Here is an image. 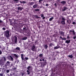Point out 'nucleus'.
<instances>
[{"label":"nucleus","instance_id":"obj_56","mask_svg":"<svg viewBox=\"0 0 76 76\" xmlns=\"http://www.w3.org/2000/svg\"><path fill=\"white\" fill-rule=\"evenodd\" d=\"M20 3H22V2L21 1H20Z\"/></svg>","mask_w":76,"mask_h":76},{"label":"nucleus","instance_id":"obj_51","mask_svg":"<svg viewBox=\"0 0 76 76\" xmlns=\"http://www.w3.org/2000/svg\"><path fill=\"white\" fill-rule=\"evenodd\" d=\"M26 27L23 28V29L24 30H25V29H26Z\"/></svg>","mask_w":76,"mask_h":76},{"label":"nucleus","instance_id":"obj_12","mask_svg":"<svg viewBox=\"0 0 76 76\" xmlns=\"http://www.w3.org/2000/svg\"><path fill=\"white\" fill-rule=\"evenodd\" d=\"M34 4V2H29V4L30 5V6H32Z\"/></svg>","mask_w":76,"mask_h":76},{"label":"nucleus","instance_id":"obj_60","mask_svg":"<svg viewBox=\"0 0 76 76\" xmlns=\"http://www.w3.org/2000/svg\"><path fill=\"white\" fill-rule=\"evenodd\" d=\"M72 65H73V64H72Z\"/></svg>","mask_w":76,"mask_h":76},{"label":"nucleus","instance_id":"obj_24","mask_svg":"<svg viewBox=\"0 0 76 76\" xmlns=\"http://www.w3.org/2000/svg\"><path fill=\"white\" fill-rule=\"evenodd\" d=\"M27 39V37H24L22 38V39L23 40H26Z\"/></svg>","mask_w":76,"mask_h":76},{"label":"nucleus","instance_id":"obj_13","mask_svg":"<svg viewBox=\"0 0 76 76\" xmlns=\"http://www.w3.org/2000/svg\"><path fill=\"white\" fill-rule=\"evenodd\" d=\"M64 33L62 31L60 32V34H61V35H62L63 37H64Z\"/></svg>","mask_w":76,"mask_h":76},{"label":"nucleus","instance_id":"obj_10","mask_svg":"<svg viewBox=\"0 0 76 76\" xmlns=\"http://www.w3.org/2000/svg\"><path fill=\"white\" fill-rule=\"evenodd\" d=\"M17 8L18 10H20V11L22 10L23 9V7H18Z\"/></svg>","mask_w":76,"mask_h":76},{"label":"nucleus","instance_id":"obj_36","mask_svg":"<svg viewBox=\"0 0 76 76\" xmlns=\"http://www.w3.org/2000/svg\"><path fill=\"white\" fill-rule=\"evenodd\" d=\"M14 56H15V57H16V58H18V55H16V54H15L14 55Z\"/></svg>","mask_w":76,"mask_h":76},{"label":"nucleus","instance_id":"obj_28","mask_svg":"<svg viewBox=\"0 0 76 76\" xmlns=\"http://www.w3.org/2000/svg\"><path fill=\"white\" fill-rule=\"evenodd\" d=\"M54 19V17H52L49 19V21H51V20Z\"/></svg>","mask_w":76,"mask_h":76},{"label":"nucleus","instance_id":"obj_39","mask_svg":"<svg viewBox=\"0 0 76 76\" xmlns=\"http://www.w3.org/2000/svg\"><path fill=\"white\" fill-rule=\"evenodd\" d=\"M72 32L73 34V35H75V31H74V30L72 31Z\"/></svg>","mask_w":76,"mask_h":76},{"label":"nucleus","instance_id":"obj_61","mask_svg":"<svg viewBox=\"0 0 76 76\" xmlns=\"http://www.w3.org/2000/svg\"><path fill=\"white\" fill-rule=\"evenodd\" d=\"M45 76H48L47 75H45Z\"/></svg>","mask_w":76,"mask_h":76},{"label":"nucleus","instance_id":"obj_45","mask_svg":"<svg viewBox=\"0 0 76 76\" xmlns=\"http://www.w3.org/2000/svg\"><path fill=\"white\" fill-rule=\"evenodd\" d=\"M72 24L73 25H75V24H76V23H75V22H72Z\"/></svg>","mask_w":76,"mask_h":76},{"label":"nucleus","instance_id":"obj_63","mask_svg":"<svg viewBox=\"0 0 76 76\" xmlns=\"http://www.w3.org/2000/svg\"><path fill=\"white\" fill-rule=\"evenodd\" d=\"M18 6H19V5H18Z\"/></svg>","mask_w":76,"mask_h":76},{"label":"nucleus","instance_id":"obj_53","mask_svg":"<svg viewBox=\"0 0 76 76\" xmlns=\"http://www.w3.org/2000/svg\"><path fill=\"white\" fill-rule=\"evenodd\" d=\"M72 32V30H69L70 32Z\"/></svg>","mask_w":76,"mask_h":76},{"label":"nucleus","instance_id":"obj_25","mask_svg":"<svg viewBox=\"0 0 76 76\" xmlns=\"http://www.w3.org/2000/svg\"><path fill=\"white\" fill-rule=\"evenodd\" d=\"M43 56V55L42 54H40L39 55V57L40 58V57H42Z\"/></svg>","mask_w":76,"mask_h":76},{"label":"nucleus","instance_id":"obj_38","mask_svg":"<svg viewBox=\"0 0 76 76\" xmlns=\"http://www.w3.org/2000/svg\"><path fill=\"white\" fill-rule=\"evenodd\" d=\"M31 39L32 40V41H34V38L32 37H31Z\"/></svg>","mask_w":76,"mask_h":76},{"label":"nucleus","instance_id":"obj_41","mask_svg":"<svg viewBox=\"0 0 76 76\" xmlns=\"http://www.w3.org/2000/svg\"><path fill=\"white\" fill-rule=\"evenodd\" d=\"M35 11H39V9H35Z\"/></svg>","mask_w":76,"mask_h":76},{"label":"nucleus","instance_id":"obj_42","mask_svg":"<svg viewBox=\"0 0 76 76\" xmlns=\"http://www.w3.org/2000/svg\"><path fill=\"white\" fill-rule=\"evenodd\" d=\"M67 38L68 39H70V37H69V36H68L67 37Z\"/></svg>","mask_w":76,"mask_h":76},{"label":"nucleus","instance_id":"obj_20","mask_svg":"<svg viewBox=\"0 0 76 76\" xmlns=\"http://www.w3.org/2000/svg\"><path fill=\"white\" fill-rule=\"evenodd\" d=\"M61 23L62 24V25H66V23H65V21H61Z\"/></svg>","mask_w":76,"mask_h":76},{"label":"nucleus","instance_id":"obj_16","mask_svg":"<svg viewBox=\"0 0 76 76\" xmlns=\"http://www.w3.org/2000/svg\"><path fill=\"white\" fill-rule=\"evenodd\" d=\"M38 6V5L37 4H34L33 6V8H36Z\"/></svg>","mask_w":76,"mask_h":76},{"label":"nucleus","instance_id":"obj_21","mask_svg":"<svg viewBox=\"0 0 76 76\" xmlns=\"http://www.w3.org/2000/svg\"><path fill=\"white\" fill-rule=\"evenodd\" d=\"M15 50H18V51H20V48L17 47L15 49Z\"/></svg>","mask_w":76,"mask_h":76},{"label":"nucleus","instance_id":"obj_32","mask_svg":"<svg viewBox=\"0 0 76 76\" xmlns=\"http://www.w3.org/2000/svg\"><path fill=\"white\" fill-rule=\"evenodd\" d=\"M59 48V47H58V46H56V47H54V49L55 50H56V49H58V48Z\"/></svg>","mask_w":76,"mask_h":76},{"label":"nucleus","instance_id":"obj_4","mask_svg":"<svg viewBox=\"0 0 76 76\" xmlns=\"http://www.w3.org/2000/svg\"><path fill=\"white\" fill-rule=\"evenodd\" d=\"M5 36H6V37L7 38H9V31H6L5 33Z\"/></svg>","mask_w":76,"mask_h":76},{"label":"nucleus","instance_id":"obj_47","mask_svg":"<svg viewBox=\"0 0 76 76\" xmlns=\"http://www.w3.org/2000/svg\"><path fill=\"white\" fill-rule=\"evenodd\" d=\"M2 54V52L1 51V50H0V55H1Z\"/></svg>","mask_w":76,"mask_h":76},{"label":"nucleus","instance_id":"obj_33","mask_svg":"<svg viewBox=\"0 0 76 76\" xmlns=\"http://www.w3.org/2000/svg\"><path fill=\"white\" fill-rule=\"evenodd\" d=\"M3 58L4 59V61H6V57H3Z\"/></svg>","mask_w":76,"mask_h":76},{"label":"nucleus","instance_id":"obj_14","mask_svg":"<svg viewBox=\"0 0 76 76\" xmlns=\"http://www.w3.org/2000/svg\"><path fill=\"white\" fill-rule=\"evenodd\" d=\"M70 42V40H66L65 41L66 43V44H69Z\"/></svg>","mask_w":76,"mask_h":76},{"label":"nucleus","instance_id":"obj_8","mask_svg":"<svg viewBox=\"0 0 76 76\" xmlns=\"http://www.w3.org/2000/svg\"><path fill=\"white\" fill-rule=\"evenodd\" d=\"M17 39V37H16V36H15V44H17V42H18V40Z\"/></svg>","mask_w":76,"mask_h":76},{"label":"nucleus","instance_id":"obj_9","mask_svg":"<svg viewBox=\"0 0 76 76\" xmlns=\"http://www.w3.org/2000/svg\"><path fill=\"white\" fill-rule=\"evenodd\" d=\"M61 3L63 5H64L66 3V2L65 1H63L61 2Z\"/></svg>","mask_w":76,"mask_h":76},{"label":"nucleus","instance_id":"obj_31","mask_svg":"<svg viewBox=\"0 0 76 76\" xmlns=\"http://www.w3.org/2000/svg\"><path fill=\"white\" fill-rule=\"evenodd\" d=\"M62 21H65V20L66 19L64 18V17H62Z\"/></svg>","mask_w":76,"mask_h":76},{"label":"nucleus","instance_id":"obj_7","mask_svg":"<svg viewBox=\"0 0 76 76\" xmlns=\"http://www.w3.org/2000/svg\"><path fill=\"white\" fill-rule=\"evenodd\" d=\"M40 58L39 60V61H44L45 59L44 58H43V57H41Z\"/></svg>","mask_w":76,"mask_h":76},{"label":"nucleus","instance_id":"obj_18","mask_svg":"<svg viewBox=\"0 0 76 76\" xmlns=\"http://www.w3.org/2000/svg\"><path fill=\"white\" fill-rule=\"evenodd\" d=\"M60 38H61L62 40H66V38H62L61 36L60 37Z\"/></svg>","mask_w":76,"mask_h":76},{"label":"nucleus","instance_id":"obj_35","mask_svg":"<svg viewBox=\"0 0 76 76\" xmlns=\"http://www.w3.org/2000/svg\"><path fill=\"white\" fill-rule=\"evenodd\" d=\"M53 45V43H50L49 44V47H51V46H52Z\"/></svg>","mask_w":76,"mask_h":76},{"label":"nucleus","instance_id":"obj_19","mask_svg":"<svg viewBox=\"0 0 76 76\" xmlns=\"http://www.w3.org/2000/svg\"><path fill=\"white\" fill-rule=\"evenodd\" d=\"M67 9V7H64L63 9L62 10V11H65V10H66V9Z\"/></svg>","mask_w":76,"mask_h":76},{"label":"nucleus","instance_id":"obj_17","mask_svg":"<svg viewBox=\"0 0 76 76\" xmlns=\"http://www.w3.org/2000/svg\"><path fill=\"white\" fill-rule=\"evenodd\" d=\"M4 62V59H1L0 60V63H1L2 64Z\"/></svg>","mask_w":76,"mask_h":76},{"label":"nucleus","instance_id":"obj_3","mask_svg":"<svg viewBox=\"0 0 76 76\" xmlns=\"http://www.w3.org/2000/svg\"><path fill=\"white\" fill-rule=\"evenodd\" d=\"M31 50L32 51H36V50L35 49V46L34 45L31 47Z\"/></svg>","mask_w":76,"mask_h":76},{"label":"nucleus","instance_id":"obj_26","mask_svg":"<svg viewBox=\"0 0 76 76\" xmlns=\"http://www.w3.org/2000/svg\"><path fill=\"white\" fill-rule=\"evenodd\" d=\"M10 58L12 61H13V58L11 56H10Z\"/></svg>","mask_w":76,"mask_h":76},{"label":"nucleus","instance_id":"obj_54","mask_svg":"<svg viewBox=\"0 0 76 76\" xmlns=\"http://www.w3.org/2000/svg\"><path fill=\"white\" fill-rule=\"evenodd\" d=\"M54 5L55 6H57V4L56 3Z\"/></svg>","mask_w":76,"mask_h":76},{"label":"nucleus","instance_id":"obj_6","mask_svg":"<svg viewBox=\"0 0 76 76\" xmlns=\"http://www.w3.org/2000/svg\"><path fill=\"white\" fill-rule=\"evenodd\" d=\"M10 64V63L9 61H7L6 63L5 64V66H9Z\"/></svg>","mask_w":76,"mask_h":76},{"label":"nucleus","instance_id":"obj_52","mask_svg":"<svg viewBox=\"0 0 76 76\" xmlns=\"http://www.w3.org/2000/svg\"><path fill=\"white\" fill-rule=\"evenodd\" d=\"M24 75V74L23 73H22L21 74L22 76H23Z\"/></svg>","mask_w":76,"mask_h":76},{"label":"nucleus","instance_id":"obj_55","mask_svg":"<svg viewBox=\"0 0 76 76\" xmlns=\"http://www.w3.org/2000/svg\"><path fill=\"white\" fill-rule=\"evenodd\" d=\"M37 41H36L35 42V44H36V43H37Z\"/></svg>","mask_w":76,"mask_h":76},{"label":"nucleus","instance_id":"obj_34","mask_svg":"<svg viewBox=\"0 0 76 76\" xmlns=\"http://www.w3.org/2000/svg\"><path fill=\"white\" fill-rule=\"evenodd\" d=\"M12 69L14 71H15V70H16V67H14Z\"/></svg>","mask_w":76,"mask_h":76},{"label":"nucleus","instance_id":"obj_30","mask_svg":"<svg viewBox=\"0 0 76 76\" xmlns=\"http://www.w3.org/2000/svg\"><path fill=\"white\" fill-rule=\"evenodd\" d=\"M42 1H43V0H39V3H42Z\"/></svg>","mask_w":76,"mask_h":76},{"label":"nucleus","instance_id":"obj_11","mask_svg":"<svg viewBox=\"0 0 76 76\" xmlns=\"http://www.w3.org/2000/svg\"><path fill=\"white\" fill-rule=\"evenodd\" d=\"M40 16H41V18H42V19H43V20H44V19H45V17L44 16V14H42L40 15Z\"/></svg>","mask_w":76,"mask_h":76},{"label":"nucleus","instance_id":"obj_44","mask_svg":"<svg viewBox=\"0 0 76 76\" xmlns=\"http://www.w3.org/2000/svg\"><path fill=\"white\" fill-rule=\"evenodd\" d=\"M9 72H10V71H9V70H6V72L7 73H9Z\"/></svg>","mask_w":76,"mask_h":76},{"label":"nucleus","instance_id":"obj_29","mask_svg":"<svg viewBox=\"0 0 76 76\" xmlns=\"http://www.w3.org/2000/svg\"><path fill=\"white\" fill-rule=\"evenodd\" d=\"M19 0H14V1L15 2H16V3H18L19 2V1H18Z\"/></svg>","mask_w":76,"mask_h":76},{"label":"nucleus","instance_id":"obj_50","mask_svg":"<svg viewBox=\"0 0 76 76\" xmlns=\"http://www.w3.org/2000/svg\"><path fill=\"white\" fill-rule=\"evenodd\" d=\"M2 29H3V30H4V31H5V28H2Z\"/></svg>","mask_w":76,"mask_h":76},{"label":"nucleus","instance_id":"obj_22","mask_svg":"<svg viewBox=\"0 0 76 76\" xmlns=\"http://www.w3.org/2000/svg\"><path fill=\"white\" fill-rule=\"evenodd\" d=\"M68 57L70 58H72L73 57V55L72 54L71 55H69L68 56Z\"/></svg>","mask_w":76,"mask_h":76},{"label":"nucleus","instance_id":"obj_43","mask_svg":"<svg viewBox=\"0 0 76 76\" xmlns=\"http://www.w3.org/2000/svg\"><path fill=\"white\" fill-rule=\"evenodd\" d=\"M22 3H23V4H25V3H26V1H22Z\"/></svg>","mask_w":76,"mask_h":76},{"label":"nucleus","instance_id":"obj_1","mask_svg":"<svg viewBox=\"0 0 76 76\" xmlns=\"http://www.w3.org/2000/svg\"><path fill=\"white\" fill-rule=\"evenodd\" d=\"M27 69V70H26V72L27 73V75H30L31 73L32 72V67L31 66H28Z\"/></svg>","mask_w":76,"mask_h":76},{"label":"nucleus","instance_id":"obj_46","mask_svg":"<svg viewBox=\"0 0 76 76\" xmlns=\"http://www.w3.org/2000/svg\"><path fill=\"white\" fill-rule=\"evenodd\" d=\"M3 76V74L2 73H0V76Z\"/></svg>","mask_w":76,"mask_h":76},{"label":"nucleus","instance_id":"obj_58","mask_svg":"<svg viewBox=\"0 0 76 76\" xmlns=\"http://www.w3.org/2000/svg\"><path fill=\"white\" fill-rule=\"evenodd\" d=\"M0 48H1V45H0Z\"/></svg>","mask_w":76,"mask_h":76},{"label":"nucleus","instance_id":"obj_62","mask_svg":"<svg viewBox=\"0 0 76 76\" xmlns=\"http://www.w3.org/2000/svg\"><path fill=\"white\" fill-rule=\"evenodd\" d=\"M1 1H3V0H1Z\"/></svg>","mask_w":76,"mask_h":76},{"label":"nucleus","instance_id":"obj_2","mask_svg":"<svg viewBox=\"0 0 76 76\" xmlns=\"http://www.w3.org/2000/svg\"><path fill=\"white\" fill-rule=\"evenodd\" d=\"M23 56V54H21V58L22 59V61H26V60H28V58H27L26 57L25 58V59H24V57Z\"/></svg>","mask_w":76,"mask_h":76},{"label":"nucleus","instance_id":"obj_59","mask_svg":"<svg viewBox=\"0 0 76 76\" xmlns=\"http://www.w3.org/2000/svg\"><path fill=\"white\" fill-rule=\"evenodd\" d=\"M1 68H0V72H1Z\"/></svg>","mask_w":76,"mask_h":76},{"label":"nucleus","instance_id":"obj_27","mask_svg":"<svg viewBox=\"0 0 76 76\" xmlns=\"http://www.w3.org/2000/svg\"><path fill=\"white\" fill-rule=\"evenodd\" d=\"M48 48V45H46L44 46V48L45 49H47V48Z\"/></svg>","mask_w":76,"mask_h":76},{"label":"nucleus","instance_id":"obj_48","mask_svg":"<svg viewBox=\"0 0 76 76\" xmlns=\"http://www.w3.org/2000/svg\"><path fill=\"white\" fill-rule=\"evenodd\" d=\"M45 6H47V7H48V4H45Z\"/></svg>","mask_w":76,"mask_h":76},{"label":"nucleus","instance_id":"obj_49","mask_svg":"<svg viewBox=\"0 0 76 76\" xmlns=\"http://www.w3.org/2000/svg\"><path fill=\"white\" fill-rule=\"evenodd\" d=\"M76 36L74 37H73V39H76Z\"/></svg>","mask_w":76,"mask_h":76},{"label":"nucleus","instance_id":"obj_64","mask_svg":"<svg viewBox=\"0 0 76 76\" xmlns=\"http://www.w3.org/2000/svg\"><path fill=\"white\" fill-rule=\"evenodd\" d=\"M9 20H10V19H9Z\"/></svg>","mask_w":76,"mask_h":76},{"label":"nucleus","instance_id":"obj_37","mask_svg":"<svg viewBox=\"0 0 76 76\" xmlns=\"http://www.w3.org/2000/svg\"><path fill=\"white\" fill-rule=\"evenodd\" d=\"M2 22L3 21H2V20H1L0 19V25H1V23H2Z\"/></svg>","mask_w":76,"mask_h":76},{"label":"nucleus","instance_id":"obj_23","mask_svg":"<svg viewBox=\"0 0 76 76\" xmlns=\"http://www.w3.org/2000/svg\"><path fill=\"white\" fill-rule=\"evenodd\" d=\"M34 17L36 18V19H38V18H40V17H38V16H37V15H35Z\"/></svg>","mask_w":76,"mask_h":76},{"label":"nucleus","instance_id":"obj_5","mask_svg":"<svg viewBox=\"0 0 76 76\" xmlns=\"http://www.w3.org/2000/svg\"><path fill=\"white\" fill-rule=\"evenodd\" d=\"M41 64L43 67H44L47 64V62L45 61H44V62L41 63Z\"/></svg>","mask_w":76,"mask_h":76},{"label":"nucleus","instance_id":"obj_15","mask_svg":"<svg viewBox=\"0 0 76 76\" xmlns=\"http://www.w3.org/2000/svg\"><path fill=\"white\" fill-rule=\"evenodd\" d=\"M66 21L69 24H70L71 23V20H67Z\"/></svg>","mask_w":76,"mask_h":76},{"label":"nucleus","instance_id":"obj_40","mask_svg":"<svg viewBox=\"0 0 76 76\" xmlns=\"http://www.w3.org/2000/svg\"><path fill=\"white\" fill-rule=\"evenodd\" d=\"M53 75H54V72H52V73L51 74V76H53Z\"/></svg>","mask_w":76,"mask_h":76},{"label":"nucleus","instance_id":"obj_57","mask_svg":"<svg viewBox=\"0 0 76 76\" xmlns=\"http://www.w3.org/2000/svg\"><path fill=\"white\" fill-rule=\"evenodd\" d=\"M58 23H60V22H58Z\"/></svg>","mask_w":76,"mask_h":76}]
</instances>
